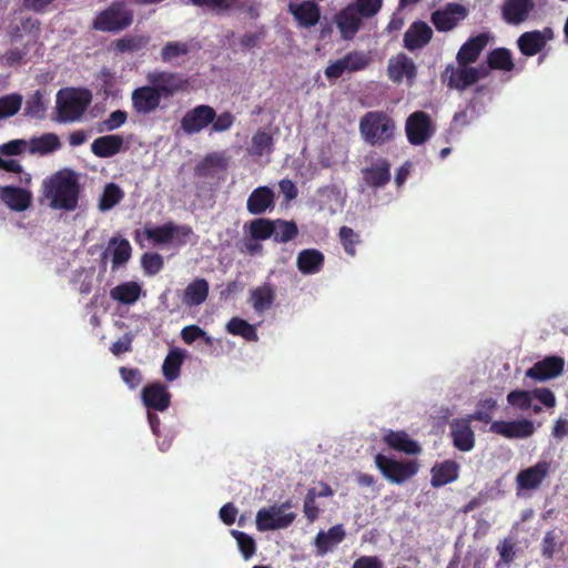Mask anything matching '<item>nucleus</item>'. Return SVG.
Masks as SVG:
<instances>
[{
  "label": "nucleus",
  "instance_id": "nucleus-1",
  "mask_svg": "<svg viewBox=\"0 0 568 568\" xmlns=\"http://www.w3.org/2000/svg\"><path fill=\"white\" fill-rule=\"evenodd\" d=\"M145 79L148 84L134 89L131 94L133 110L142 115L155 112L162 100H170L190 88L189 79L181 72L153 70Z\"/></svg>",
  "mask_w": 568,
  "mask_h": 568
},
{
  "label": "nucleus",
  "instance_id": "nucleus-2",
  "mask_svg": "<svg viewBox=\"0 0 568 568\" xmlns=\"http://www.w3.org/2000/svg\"><path fill=\"white\" fill-rule=\"evenodd\" d=\"M44 196L53 210L74 211L78 207L80 185L72 171H59L44 182Z\"/></svg>",
  "mask_w": 568,
  "mask_h": 568
},
{
  "label": "nucleus",
  "instance_id": "nucleus-3",
  "mask_svg": "<svg viewBox=\"0 0 568 568\" xmlns=\"http://www.w3.org/2000/svg\"><path fill=\"white\" fill-rule=\"evenodd\" d=\"M394 120L384 111H368L359 120V133L372 146L384 145L395 136Z\"/></svg>",
  "mask_w": 568,
  "mask_h": 568
},
{
  "label": "nucleus",
  "instance_id": "nucleus-4",
  "mask_svg": "<svg viewBox=\"0 0 568 568\" xmlns=\"http://www.w3.org/2000/svg\"><path fill=\"white\" fill-rule=\"evenodd\" d=\"M92 101L88 89H70L59 91L57 97V111L61 122H74L85 112Z\"/></svg>",
  "mask_w": 568,
  "mask_h": 568
},
{
  "label": "nucleus",
  "instance_id": "nucleus-5",
  "mask_svg": "<svg viewBox=\"0 0 568 568\" xmlns=\"http://www.w3.org/2000/svg\"><path fill=\"white\" fill-rule=\"evenodd\" d=\"M133 22V12L123 2L114 1L100 11L92 21V29L101 32H120Z\"/></svg>",
  "mask_w": 568,
  "mask_h": 568
},
{
  "label": "nucleus",
  "instance_id": "nucleus-6",
  "mask_svg": "<svg viewBox=\"0 0 568 568\" xmlns=\"http://www.w3.org/2000/svg\"><path fill=\"white\" fill-rule=\"evenodd\" d=\"M374 462L388 481L398 485L414 477L419 468L416 460H396L383 454H377Z\"/></svg>",
  "mask_w": 568,
  "mask_h": 568
},
{
  "label": "nucleus",
  "instance_id": "nucleus-7",
  "mask_svg": "<svg viewBox=\"0 0 568 568\" xmlns=\"http://www.w3.org/2000/svg\"><path fill=\"white\" fill-rule=\"evenodd\" d=\"M292 501L286 500L280 506L261 508L256 514V528L258 531L278 530L290 527L296 518L295 513H285L291 508Z\"/></svg>",
  "mask_w": 568,
  "mask_h": 568
},
{
  "label": "nucleus",
  "instance_id": "nucleus-8",
  "mask_svg": "<svg viewBox=\"0 0 568 568\" xmlns=\"http://www.w3.org/2000/svg\"><path fill=\"white\" fill-rule=\"evenodd\" d=\"M468 9L460 3L449 2L443 8L435 10L430 14V21L439 32L454 30L462 21L468 17Z\"/></svg>",
  "mask_w": 568,
  "mask_h": 568
},
{
  "label": "nucleus",
  "instance_id": "nucleus-9",
  "mask_svg": "<svg viewBox=\"0 0 568 568\" xmlns=\"http://www.w3.org/2000/svg\"><path fill=\"white\" fill-rule=\"evenodd\" d=\"M193 233L192 227L189 225H175L173 222H168L160 226L145 225L143 229L144 236L153 243V245L168 244L172 242L174 236L181 243H185L184 239Z\"/></svg>",
  "mask_w": 568,
  "mask_h": 568
},
{
  "label": "nucleus",
  "instance_id": "nucleus-10",
  "mask_svg": "<svg viewBox=\"0 0 568 568\" xmlns=\"http://www.w3.org/2000/svg\"><path fill=\"white\" fill-rule=\"evenodd\" d=\"M215 118L216 111L213 106L199 104L186 111L180 121V125L184 133L193 135L207 128Z\"/></svg>",
  "mask_w": 568,
  "mask_h": 568
},
{
  "label": "nucleus",
  "instance_id": "nucleus-11",
  "mask_svg": "<svg viewBox=\"0 0 568 568\" xmlns=\"http://www.w3.org/2000/svg\"><path fill=\"white\" fill-rule=\"evenodd\" d=\"M407 140L413 145L424 144L435 132V126L428 113L416 111L406 121Z\"/></svg>",
  "mask_w": 568,
  "mask_h": 568
},
{
  "label": "nucleus",
  "instance_id": "nucleus-12",
  "mask_svg": "<svg viewBox=\"0 0 568 568\" xmlns=\"http://www.w3.org/2000/svg\"><path fill=\"white\" fill-rule=\"evenodd\" d=\"M538 399L545 407L552 408L556 406V396L549 388H535L532 390L515 389L508 393L507 402L521 410L531 407V399Z\"/></svg>",
  "mask_w": 568,
  "mask_h": 568
},
{
  "label": "nucleus",
  "instance_id": "nucleus-13",
  "mask_svg": "<svg viewBox=\"0 0 568 568\" xmlns=\"http://www.w3.org/2000/svg\"><path fill=\"white\" fill-rule=\"evenodd\" d=\"M476 70L470 64H447L442 73V82L449 89L464 91L476 83Z\"/></svg>",
  "mask_w": 568,
  "mask_h": 568
},
{
  "label": "nucleus",
  "instance_id": "nucleus-14",
  "mask_svg": "<svg viewBox=\"0 0 568 568\" xmlns=\"http://www.w3.org/2000/svg\"><path fill=\"white\" fill-rule=\"evenodd\" d=\"M564 367L565 361L562 357L547 356L528 368L525 376L526 378H531L536 382H546L561 375Z\"/></svg>",
  "mask_w": 568,
  "mask_h": 568
},
{
  "label": "nucleus",
  "instance_id": "nucleus-15",
  "mask_svg": "<svg viewBox=\"0 0 568 568\" xmlns=\"http://www.w3.org/2000/svg\"><path fill=\"white\" fill-rule=\"evenodd\" d=\"M490 432L508 439L528 438L535 433L534 423L530 419L496 420L490 425Z\"/></svg>",
  "mask_w": 568,
  "mask_h": 568
},
{
  "label": "nucleus",
  "instance_id": "nucleus-16",
  "mask_svg": "<svg viewBox=\"0 0 568 568\" xmlns=\"http://www.w3.org/2000/svg\"><path fill=\"white\" fill-rule=\"evenodd\" d=\"M550 464L545 460L536 463L534 466L520 470L516 476L518 490H535L539 488L544 479L548 476Z\"/></svg>",
  "mask_w": 568,
  "mask_h": 568
},
{
  "label": "nucleus",
  "instance_id": "nucleus-17",
  "mask_svg": "<svg viewBox=\"0 0 568 568\" xmlns=\"http://www.w3.org/2000/svg\"><path fill=\"white\" fill-rule=\"evenodd\" d=\"M142 400L148 409L164 412L171 405V394L164 384L154 382L143 387Z\"/></svg>",
  "mask_w": 568,
  "mask_h": 568
},
{
  "label": "nucleus",
  "instance_id": "nucleus-18",
  "mask_svg": "<svg viewBox=\"0 0 568 568\" xmlns=\"http://www.w3.org/2000/svg\"><path fill=\"white\" fill-rule=\"evenodd\" d=\"M534 9V0H505L500 8L503 20L511 26L525 22Z\"/></svg>",
  "mask_w": 568,
  "mask_h": 568
},
{
  "label": "nucleus",
  "instance_id": "nucleus-19",
  "mask_svg": "<svg viewBox=\"0 0 568 568\" xmlns=\"http://www.w3.org/2000/svg\"><path fill=\"white\" fill-rule=\"evenodd\" d=\"M490 34L486 32L478 33L477 36L470 37L465 43L462 44L457 54L456 61L458 64H471L475 63L480 57L484 49L487 47L490 40Z\"/></svg>",
  "mask_w": 568,
  "mask_h": 568
},
{
  "label": "nucleus",
  "instance_id": "nucleus-20",
  "mask_svg": "<svg viewBox=\"0 0 568 568\" xmlns=\"http://www.w3.org/2000/svg\"><path fill=\"white\" fill-rule=\"evenodd\" d=\"M363 19L352 3L343 8L335 18L341 37L344 40H352L362 28Z\"/></svg>",
  "mask_w": 568,
  "mask_h": 568
},
{
  "label": "nucleus",
  "instance_id": "nucleus-21",
  "mask_svg": "<svg viewBox=\"0 0 568 568\" xmlns=\"http://www.w3.org/2000/svg\"><path fill=\"white\" fill-rule=\"evenodd\" d=\"M416 74L417 69L414 61L405 53H399L389 59L387 75L393 82L400 83L404 78H406L408 82H413Z\"/></svg>",
  "mask_w": 568,
  "mask_h": 568
},
{
  "label": "nucleus",
  "instance_id": "nucleus-22",
  "mask_svg": "<svg viewBox=\"0 0 568 568\" xmlns=\"http://www.w3.org/2000/svg\"><path fill=\"white\" fill-rule=\"evenodd\" d=\"M0 201L11 211L23 212L28 210L32 203V193L18 186H0Z\"/></svg>",
  "mask_w": 568,
  "mask_h": 568
},
{
  "label": "nucleus",
  "instance_id": "nucleus-23",
  "mask_svg": "<svg viewBox=\"0 0 568 568\" xmlns=\"http://www.w3.org/2000/svg\"><path fill=\"white\" fill-rule=\"evenodd\" d=\"M470 418L456 419L450 424V436L454 446L462 452H469L475 445V434L470 427Z\"/></svg>",
  "mask_w": 568,
  "mask_h": 568
},
{
  "label": "nucleus",
  "instance_id": "nucleus-24",
  "mask_svg": "<svg viewBox=\"0 0 568 568\" xmlns=\"http://www.w3.org/2000/svg\"><path fill=\"white\" fill-rule=\"evenodd\" d=\"M275 194L268 186H258L252 191L246 201V209L253 215H262L275 206Z\"/></svg>",
  "mask_w": 568,
  "mask_h": 568
},
{
  "label": "nucleus",
  "instance_id": "nucleus-25",
  "mask_svg": "<svg viewBox=\"0 0 568 568\" xmlns=\"http://www.w3.org/2000/svg\"><path fill=\"white\" fill-rule=\"evenodd\" d=\"M433 38L432 28L424 21H415L404 33V47L414 51L429 43Z\"/></svg>",
  "mask_w": 568,
  "mask_h": 568
},
{
  "label": "nucleus",
  "instance_id": "nucleus-26",
  "mask_svg": "<svg viewBox=\"0 0 568 568\" xmlns=\"http://www.w3.org/2000/svg\"><path fill=\"white\" fill-rule=\"evenodd\" d=\"M383 442L392 449L407 455H418L422 452L419 444L412 439L405 430H387Z\"/></svg>",
  "mask_w": 568,
  "mask_h": 568
},
{
  "label": "nucleus",
  "instance_id": "nucleus-27",
  "mask_svg": "<svg viewBox=\"0 0 568 568\" xmlns=\"http://www.w3.org/2000/svg\"><path fill=\"white\" fill-rule=\"evenodd\" d=\"M39 31L40 21L32 17H20L11 19L7 27V33L11 42H17L24 36L33 34L37 37Z\"/></svg>",
  "mask_w": 568,
  "mask_h": 568
},
{
  "label": "nucleus",
  "instance_id": "nucleus-28",
  "mask_svg": "<svg viewBox=\"0 0 568 568\" xmlns=\"http://www.w3.org/2000/svg\"><path fill=\"white\" fill-rule=\"evenodd\" d=\"M325 263L324 254L316 248L302 250L296 257V266L302 274H316Z\"/></svg>",
  "mask_w": 568,
  "mask_h": 568
},
{
  "label": "nucleus",
  "instance_id": "nucleus-29",
  "mask_svg": "<svg viewBox=\"0 0 568 568\" xmlns=\"http://www.w3.org/2000/svg\"><path fill=\"white\" fill-rule=\"evenodd\" d=\"M389 170V162L386 159H378L372 166L363 170V178L371 187H383L390 180Z\"/></svg>",
  "mask_w": 568,
  "mask_h": 568
},
{
  "label": "nucleus",
  "instance_id": "nucleus-30",
  "mask_svg": "<svg viewBox=\"0 0 568 568\" xmlns=\"http://www.w3.org/2000/svg\"><path fill=\"white\" fill-rule=\"evenodd\" d=\"M124 140L119 134H110L97 138L91 144L92 153L98 158H112L118 154Z\"/></svg>",
  "mask_w": 568,
  "mask_h": 568
},
{
  "label": "nucleus",
  "instance_id": "nucleus-31",
  "mask_svg": "<svg viewBox=\"0 0 568 568\" xmlns=\"http://www.w3.org/2000/svg\"><path fill=\"white\" fill-rule=\"evenodd\" d=\"M290 11L298 24L305 28L316 26L321 18V9L318 4L312 1H303L295 6L291 4Z\"/></svg>",
  "mask_w": 568,
  "mask_h": 568
},
{
  "label": "nucleus",
  "instance_id": "nucleus-32",
  "mask_svg": "<svg viewBox=\"0 0 568 568\" xmlns=\"http://www.w3.org/2000/svg\"><path fill=\"white\" fill-rule=\"evenodd\" d=\"M345 536V529L341 524L331 527L327 531H320L315 538L317 555H326L334 546L342 542Z\"/></svg>",
  "mask_w": 568,
  "mask_h": 568
},
{
  "label": "nucleus",
  "instance_id": "nucleus-33",
  "mask_svg": "<svg viewBox=\"0 0 568 568\" xmlns=\"http://www.w3.org/2000/svg\"><path fill=\"white\" fill-rule=\"evenodd\" d=\"M276 298L275 288L271 284H263L250 292V302L256 313L270 310Z\"/></svg>",
  "mask_w": 568,
  "mask_h": 568
},
{
  "label": "nucleus",
  "instance_id": "nucleus-34",
  "mask_svg": "<svg viewBox=\"0 0 568 568\" xmlns=\"http://www.w3.org/2000/svg\"><path fill=\"white\" fill-rule=\"evenodd\" d=\"M459 466L455 460L448 459L436 464L432 468V486L442 487L458 478Z\"/></svg>",
  "mask_w": 568,
  "mask_h": 568
},
{
  "label": "nucleus",
  "instance_id": "nucleus-35",
  "mask_svg": "<svg viewBox=\"0 0 568 568\" xmlns=\"http://www.w3.org/2000/svg\"><path fill=\"white\" fill-rule=\"evenodd\" d=\"M210 286L205 278H195L184 290L182 301L189 306H199L204 303L209 296Z\"/></svg>",
  "mask_w": 568,
  "mask_h": 568
},
{
  "label": "nucleus",
  "instance_id": "nucleus-36",
  "mask_svg": "<svg viewBox=\"0 0 568 568\" xmlns=\"http://www.w3.org/2000/svg\"><path fill=\"white\" fill-rule=\"evenodd\" d=\"M519 51L526 57H534L540 53L546 45L539 30L526 31L517 40Z\"/></svg>",
  "mask_w": 568,
  "mask_h": 568
},
{
  "label": "nucleus",
  "instance_id": "nucleus-37",
  "mask_svg": "<svg viewBox=\"0 0 568 568\" xmlns=\"http://www.w3.org/2000/svg\"><path fill=\"white\" fill-rule=\"evenodd\" d=\"M141 295V286L139 283L129 281L114 286L110 291V297L119 303L130 305L134 304Z\"/></svg>",
  "mask_w": 568,
  "mask_h": 568
},
{
  "label": "nucleus",
  "instance_id": "nucleus-38",
  "mask_svg": "<svg viewBox=\"0 0 568 568\" xmlns=\"http://www.w3.org/2000/svg\"><path fill=\"white\" fill-rule=\"evenodd\" d=\"M185 356V351L181 348L175 347L169 351L162 365V373L166 381L173 382L180 376Z\"/></svg>",
  "mask_w": 568,
  "mask_h": 568
},
{
  "label": "nucleus",
  "instance_id": "nucleus-39",
  "mask_svg": "<svg viewBox=\"0 0 568 568\" xmlns=\"http://www.w3.org/2000/svg\"><path fill=\"white\" fill-rule=\"evenodd\" d=\"M487 64L491 70L513 71L515 63L509 49L496 48L487 54Z\"/></svg>",
  "mask_w": 568,
  "mask_h": 568
},
{
  "label": "nucleus",
  "instance_id": "nucleus-40",
  "mask_svg": "<svg viewBox=\"0 0 568 568\" xmlns=\"http://www.w3.org/2000/svg\"><path fill=\"white\" fill-rule=\"evenodd\" d=\"M226 331L234 336H241L247 342L258 341L256 327L250 324L247 321L237 316L232 317L226 323Z\"/></svg>",
  "mask_w": 568,
  "mask_h": 568
},
{
  "label": "nucleus",
  "instance_id": "nucleus-41",
  "mask_svg": "<svg viewBox=\"0 0 568 568\" xmlns=\"http://www.w3.org/2000/svg\"><path fill=\"white\" fill-rule=\"evenodd\" d=\"M61 148L59 136L54 133H44L39 138H32L29 144L30 153L48 154Z\"/></svg>",
  "mask_w": 568,
  "mask_h": 568
},
{
  "label": "nucleus",
  "instance_id": "nucleus-42",
  "mask_svg": "<svg viewBox=\"0 0 568 568\" xmlns=\"http://www.w3.org/2000/svg\"><path fill=\"white\" fill-rule=\"evenodd\" d=\"M124 197V192L115 183H108L99 200V210L102 212L113 209Z\"/></svg>",
  "mask_w": 568,
  "mask_h": 568
},
{
  "label": "nucleus",
  "instance_id": "nucleus-43",
  "mask_svg": "<svg viewBox=\"0 0 568 568\" xmlns=\"http://www.w3.org/2000/svg\"><path fill=\"white\" fill-rule=\"evenodd\" d=\"M275 232L274 220L258 217L250 222L248 233L254 241H265Z\"/></svg>",
  "mask_w": 568,
  "mask_h": 568
},
{
  "label": "nucleus",
  "instance_id": "nucleus-44",
  "mask_svg": "<svg viewBox=\"0 0 568 568\" xmlns=\"http://www.w3.org/2000/svg\"><path fill=\"white\" fill-rule=\"evenodd\" d=\"M148 42V37L126 34L123 38L115 40L113 42V48L114 51L119 53L136 52L143 49Z\"/></svg>",
  "mask_w": 568,
  "mask_h": 568
},
{
  "label": "nucleus",
  "instance_id": "nucleus-45",
  "mask_svg": "<svg viewBox=\"0 0 568 568\" xmlns=\"http://www.w3.org/2000/svg\"><path fill=\"white\" fill-rule=\"evenodd\" d=\"M274 225L275 232L272 236L277 243H287L298 234V227L294 221L277 219L274 220Z\"/></svg>",
  "mask_w": 568,
  "mask_h": 568
},
{
  "label": "nucleus",
  "instance_id": "nucleus-46",
  "mask_svg": "<svg viewBox=\"0 0 568 568\" xmlns=\"http://www.w3.org/2000/svg\"><path fill=\"white\" fill-rule=\"evenodd\" d=\"M47 103L44 101V94L40 90H37L26 101L24 115L32 119H43Z\"/></svg>",
  "mask_w": 568,
  "mask_h": 568
},
{
  "label": "nucleus",
  "instance_id": "nucleus-47",
  "mask_svg": "<svg viewBox=\"0 0 568 568\" xmlns=\"http://www.w3.org/2000/svg\"><path fill=\"white\" fill-rule=\"evenodd\" d=\"M111 245H114L112 251V267L116 268L130 260L132 248L130 242L126 239L116 240L113 237L110 241V246Z\"/></svg>",
  "mask_w": 568,
  "mask_h": 568
},
{
  "label": "nucleus",
  "instance_id": "nucleus-48",
  "mask_svg": "<svg viewBox=\"0 0 568 568\" xmlns=\"http://www.w3.org/2000/svg\"><path fill=\"white\" fill-rule=\"evenodd\" d=\"M496 407L497 402L493 397L481 398L477 403L476 410L469 415L468 418L488 424L493 419V414Z\"/></svg>",
  "mask_w": 568,
  "mask_h": 568
},
{
  "label": "nucleus",
  "instance_id": "nucleus-49",
  "mask_svg": "<svg viewBox=\"0 0 568 568\" xmlns=\"http://www.w3.org/2000/svg\"><path fill=\"white\" fill-rule=\"evenodd\" d=\"M272 149L273 136L264 130H257L252 138L251 153L253 155L262 156L263 154L271 153Z\"/></svg>",
  "mask_w": 568,
  "mask_h": 568
},
{
  "label": "nucleus",
  "instance_id": "nucleus-50",
  "mask_svg": "<svg viewBox=\"0 0 568 568\" xmlns=\"http://www.w3.org/2000/svg\"><path fill=\"white\" fill-rule=\"evenodd\" d=\"M22 105V95L10 93L0 98V120L16 115Z\"/></svg>",
  "mask_w": 568,
  "mask_h": 568
},
{
  "label": "nucleus",
  "instance_id": "nucleus-51",
  "mask_svg": "<svg viewBox=\"0 0 568 568\" xmlns=\"http://www.w3.org/2000/svg\"><path fill=\"white\" fill-rule=\"evenodd\" d=\"M190 52V45L186 42L170 41L161 50V60L164 63H174V60Z\"/></svg>",
  "mask_w": 568,
  "mask_h": 568
},
{
  "label": "nucleus",
  "instance_id": "nucleus-52",
  "mask_svg": "<svg viewBox=\"0 0 568 568\" xmlns=\"http://www.w3.org/2000/svg\"><path fill=\"white\" fill-rule=\"evenodd\" d=\"M232 537L236 540L239 549L244 559H250L256 552V542L246 532L240 530H231Z\"/></svg>",
  "mask_w": 568,
  "mask_h": 568
},
{
  "label": "nucleus",
  "instance_id": "nucleus-53",
  "mask_svg": "<svg viewBox=\"0 0 568 568\" xmlns=\"http://www.w3.org/2000/svg\"><path fill=\"white\" fill-rule=\"evenodd\" d=\"M339 242L344 251L354 256L356 254V244L359 243V235L349 226H342L338 231Z\"/></svg>",
  "mask_w": 568,
  "mask_h": 568
},
{
  "label": "nucleus",
  "instance_id": "nucleus-54",
  "mask_svg": "<svg viewBox=\"0 0 568 568\" xmlns=\"http://www.w3.org/2000/svg\"><path fill=\"white\" fill-rule=\"evenodd\" d=\"M352 6L364 19H371L381 11L383 0H355Z\"/></svg>",
  "mask_w": 568,
  "mask_h": 568
},
{
  "label": "nucleus",
  "instance_id": "nucleus-55",
  "mask_svg": "<svg viewBox=\"0 0 568 568\" xmlns=\"http://www.w3.org/2000/svg\"><path fill=\"white\" fill-rule=\"evenodd\" d=\"M344 62L346 63L348 72H356L364 70L368 67L371 59L369 57L361 51H352L348 52L345 57H343Z\"/></svg>",
  "mask_w": 568,
  "mask_h": 568
},
{
  "label": "nucleus",
  "instance_id": "nucleus-56",
  "mask_svg": "<svg viewBox=\"0 0 568 568\" xmlns=\"http://www.w3.org/2000/svg\"><path fill=\"white\" fill-rule=\"evenodd\" d=\"M141 264L148 275H155L163 268V257L159 253H144Z\"/></svg>",
  "mask_w": 568,
  "mask_h": 568
},
{
  "label": "nucleus",
  "instance_id": "nucleus-57",
  "mask_svg": "<svg viewBox=\"0 0 568 568\" xmlns=\"http://www.w3.org/2000/svg\"><path fill=\"white\" fill-rule=\"evenodd\" d=\"M181 338L189 345L193 344L199 338H204L206 344L212 343V338L197 325H187L183 327L181 331Z\"/></svg>",
  "mask_w": 568,
  "mask_h": 568
},
{
  "label": "nucleus",
  "instance_id": "nucleus-58",
  "mask_svg": "<svg viewBox=\"0 0 568 568\" xmlns=\"http://www.w3.org/2000/svg\"><path fill=\"white\" fill-rule=\"evenodd\" d=\"M316 498V490L308 489L304 499L303 513L310 523L315 521L320 516V508L315 504Z\"/></svg>",
  "mask_w": 568,
  "mask_h": 568
},
{
  "label": "nucleus",
  "instance_id": "nucleus-59",
  "mask_svg": "<svg viewBox=\"0 0 568 568\" xmlns=\"http://www.w3.org/2000/svg\"><path fill=\"white\" fill-rule=\"evenodd\" d=\"M126 119L128 113L125 111L115 110L102 122V126L99 129V132L113 131L123 125Z\"/></svg>",
  "mask_w": 568,
  "mask_h": 568
},
{
  "label": "nucleus",
  "instance_id": "nucleus-60",
  "mask_svg": "<svg viewBox=\"0 0 568 568\" xmlns=\"http://www.w3.org/2000/svg\"><path fill=\"white\" fill-rule=\"evenodd\" d=\"M74 282L79 283V292L88 295L93 287V271H87L85 268L78 270L74 274Z\"/></svg>",
  "mask_w": 568,
  "mask_h": 568
},
{
  "label": "nucleus",
  "instance_id": "nucleus-61",
  "mask_svg": "<svg viewBox=\"0 0 568 568\" xmlns=\"http://www.w3.org/2000/svg\"><path fill=\"white\" fill-rule=\"evenodd\" d=\"M234 121L235 116L230 111L216 113V118L211 122V132H225L232 128Z\"/></svg>",
  "mask_w": 568,
  "mask_h": 568
},
{
  "label": "nucleus",
  "instance_id": "nucleus-62",
  "mask_svg": "<svg viewBox=\"0 0 568 568\" xmlns=\"http://www.w3.org/2000/svg\"><path fill=\"white\" fill-rule=\"evenodd\" d=\"M27 146L28 143L26 140H11L0 145V153L7 156L20 155L26 151Z\"/></svg>",
  "mask_w": 568,
  "mask_h": 568
},
{
  "label": "nucleus",
  "instance_id": "nucleus-63",
  "mask_svg": "<svg viewBox=\"0 0 568 568\" xmlns=\"http://www.w3.org/2000/svg\"><path fill=\"white\" fill-rule=\"evenodd\" d=\"M120 375L130 388H136L142 382L141 372L138 368L121 367Z\"/></svg>",
  "mask_w": 568,
  "mask_h": 568
},
{
  "label": "nucleus",
  "instance_id": "nucleus-64",
  "mask_svg": "<svg viewBox=\"0 0 568 568\" xmlns=\"http://www.w3.org/2000/svg\"><path fill=\"white\" fill-rule=\"evenodd\" d=\"M352 568H383V561L377 556H361Z\"/></svg>",
  "mask_w": 568,
  "mask_h": 568
}]
</instances>
